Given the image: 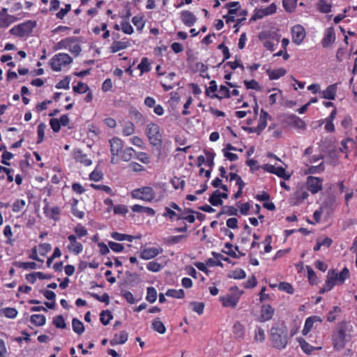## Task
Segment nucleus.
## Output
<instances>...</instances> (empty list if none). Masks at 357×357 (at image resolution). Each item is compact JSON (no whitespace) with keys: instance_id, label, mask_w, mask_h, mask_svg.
Returning a JSON list of instances; mask_svg holds the SVG:
<instances>
[{"instance_id":"obj_19","label":"nucleus","mask_w":357,"mask_h":357,"mask_svg":"<svg viewBox=\"0 0 357 357\" xmlns=\"http://www.w3.org/2000/svg\"><path fill=\"white\" fill-rule=\"evenodd\" d=\"M336 91V84H331L328 86L326 90L322 91L323 98L328 100H334L335 98Z\"/></svg>"},{"instance_id":"obj_1","label":"nucleus","mask_w":357,"mask_h":357,"mask_svg":"<svg viewBox=\"0 0 357 357\" xmlns=\"http://www.w3.org/2000/svg\"><path fill=\"white\" fill-rule=\"evenodd\" d=\"M270 338L273 347L281 350L289 342L288 329L283 324H276L270 330Z\"/></svg>"},{"instance_id":"obj_32","label":"nucleus","mask_w":357,"mask_h":357,"mask_svg":"<svg viewBox=\"0 0 357 357\" xmlns=\"http://www.w3.org/2000/svg\"><path fill=\"white\" fill-rule=\"evenodd\" d=\"M152 328L160 334H164L166 332V328L164 324L159 319H155L152 322Z\"/></svg>"},{"instance_id":"obj_42","label":"nucleus","mask_w":357,"mask_h":357,"mask_svg":"<svg viewBox=\"0 0 357 357\" xmlns=\"http://www.w3.org/2000/svg\"><path fill=\"white\" fill-rule=\"evenodd\" d=\"M278 288L280 290L286 291L289 294H293L294 292L293 286L286 282H281L278 285Z\"/></svg>"},{"instance_id":"obj_52","label":"nucleus","mask_w":357,"mask_h":357,"mask_svg":"<svg viewBox=\"0 0 357 357\" xmlns=\"http://www.w3.org/2000/svg\"><path fill=\"white\" fill-rule=\"evenodd\" d=\"M45 128H46V126L43 123H40L38 126V140L37 142L38 144H40L43 141V139L45 137Z\"/></svg>"},{"instance_id":"obj_38","label":"nucleus","mask_w":357,"mask_h":357,"mask_svg":"<svg viewBox=\"0 0 357 357\" xmlns=\"http://www.w3.org/2000/svg\"><path fill=\"white\" fill-rule=\"evenodd\" d=\"M146 299L151 303H153L156 301L157 291L154 287H149L147 288V294Z\"/></svg>"},{"instance_id":"obj_2","label":"nucleus","mask_w":357,"mask_h":357,"mask_svg":"<svg viewBox=\"0 0 357 357\" xmlns=\"http://www.w3.org/2000/svg\"><path fill=\"white\" fill-rule=\"evenodd\" d=\"M347 332H349L348 324L344 321L339 323L337 332L333 335V344L335 350H342L349 341L350 336Z\"/></svg>"},{"instance_id":"obj_34","label":"nucleus","mask_w":357,"mask_h":357,"mask_svg":"<svg viewBox=\"0 0 357 357\" xmlns=\"http://www.w3.org/2000/svg\"><path fill=\"white\" fill-rule=\"evenodd\" d=\"M219 93L221 94L220 96H219L218 94H216V93H213L211 97L212 98H216L218 99L230 97V93H229V89L224 85H221L220 86Z\"/></svg>"},{"instance_id":"obj_35","label":"nucleus","mask_w":357,"mask_h":357,"mask_svg":"<svg viewBox=\"0 0 357 357\" xmlns=\"http://www.w3.org/2000/svg\"><path fill=\"white\" fill-rule=\"evenodd\" d=\"M208 202L214 206H220L223 202L220 198L218 195V190H215L208 199Z\"/></svg>"},{"instance_id":"obj_14","label":"nucleus","mask_w":357,"mask_h":357,"mask_svg":"<svg viewBox=\"0 0 357 357\" xmlns=\"http://www.w3.org/2000/svg\"><path fill=\"white\" fill-rule=\"evenodd\" d=\"M335 40V33L334 29L330 27L326 30V35L322 40V46L324 47H328L331 46Z\"/></svg>"},{"instance_id":"obj_43","label":"nucleus","mask_w":357,"mask_h":357,"mask_svg":"<svg viewBox=\"0 0 357 357\" xmlns=\"http://www.w3.org/2000/svg\"><path fill=\"white\" fill-rule=\"evenodd\" d=\"M73 91L77 93H84L89 91V88L87 84L79 82L77 85L73 86Z\"/></svg>"},{"instance_id":"obj_11","label":"nucleus","mask_w":357,"mask_h":357,"mask_svg":"<svg viewBox=\"0 0 357 357\" xmlns=\"http://www.w3.org/2000/svg\"><path fill=\"white\" fill-rule=\"evenodd\" d=\"M70 244L68 249L70 252H74L76 255L81 253L83 250V245L81 243L77 241V238L75 235H70L68 237Z\"/></svg>"},{"instance_id":"obj_33","label":"nucleus","mask_w":357,"mask_h":357,"mask_svg":"<svg viewBox=\"0 0 357 357\" xmlns=\"http://www.w3.org/2000/svg\"><path fill=\"white\" fill-rule=\"evenodd\" d=\"M234 334L238 339H243L244 337V326L239 321L234 325Z\"/></svg>"},{"instance_id":"obj_41","label":"nucleus","mask_w":357,"mask_h":357,"mask_svg":"<svg viewBox=\"0 0 357 357\" xmlns=\"http://www.w3.org/2000/svg\"><path fill=\"white\" fill-rule=\"evenodd\" d=\"M297 0H283L282 3L284 9L289 13L293 12L296 8Z\"/></svg>"},{"instance_id":"obj_47","label":"nucleus","mask_w":357,"mask_h":357,"mask_svg":"<svg viewBox=\"0 0 357 357\" xmlns=\"http://www.w3.org/2000/svg\"><path fill=\"white\" fill-rule=\"evenodd\" d=\"M254 340L256 342H262L265 340V333L262 328L257 327L255 331Z\"/></svg>"},{"instance_id":"obj_6","label":"nucleus","mask_w":357,"mask_h":357,"mask_svg":"<svg viewBox=\"0 0 357 357\" xmlns=\"http://www.w3.org/2000/svg\"><path fill=\"white\" fill-rule=\"evenodd\" d=\"M36 26V22L33 21H27L24 23L15 26L10 30L12 35L24 37L28 36Z\"/></svg>"},{"instance_id":"obj_18","label":"nucleus","mask_w":357,"mask_h":357,"mask_svg":"<svg viewBox=\"0 0 357 357\" xmlns=\"http://www.w3.org/2000/svg\"><path fill=\"white\" fill-rule=\"evenodd\" d=\"M128 340V333L123 331L119 335H115L110 340V344L112 346L124 344Z\"/></svg>"},{"instance_id":"obj_50","label":"nucleus","mask_w":357,"mask_h":357,"mask_svg":"<svg viewBox=\"0 0 357 357\" xmlns=\"http://www.w3.org/2000/svg\"><path fill=\"white\" fill-rule=\"evenodd\" d=\"M244 84L245 85V86L248 89H255L257 91L261 90V86H259V83L255 79H252L250 81L245 80Z\"/></svg>"},{"instance_id":"obj_25","label":"nucleus","mask_w":357,"mask_h":357,"mask_svg":"<svg viewBox=\"0 0 357 357\" xmlns=\"http://www.w3.org/2000/svg\"><path fill=\"white\" fill-rule=\"evenodd\" d=\"M317 8L321 13H328L331 11L332 5L325 0H319L317 3Z\"/></svg>"},{"instance_id":"obj_64","label":"nucleus","mask_w":357,"mask_h":357,"mask_svg":"<svg viewBox=\"0 0 357 357\" xmlns=\"http://www.w3.org/2000/svg\"><path fill=\"white\" fill-rule=\"evenodd\" d=\"M128 212V209L125 205H117L114 207V213L115 214L124 215Z\"/></svg>"},{"instance_id":"obj_28","label":"nucleus","mask_w":357,"mask_h":357,"mask_svg":"<svg viewBox=\"0 0 357 357\" xmlns=\"http://www.w3.org/2000/svg\"><path fill=\"white\" fill-rule=\"evenodd\" d=\"M73 330L78 335H81L84 332V326L83 323L77 318H73L72 320Z\"/></svg>"},{"instance_id":"obj_12","label":"nucleus","mask_w":357,"mask_h":357,"mask_svg":"<svg viewBox=\"0 0 357 357\" xmlns=\"http://www.w3.org/2000/svg\"><path fill=\"white\" fill-rule=\"evenodd\" d=\"M162 249L160 248H148L141 251L140 257L143 259H151L159 254L162 253Z\"/></svg>"},{"instance_id":"obj_45","label":"nucleus","mask_w":357,"mask_h":357,"mask_svg":"<svg viewBox=\"0 0 357 357\" xmlns=\"http://www.w3.org/2000/svg\"><path fill=\"white\" fill-rule=\"evenodd\" d=\"M190 305L192 307L193 311L196 312L199 314L203 313L204 308L205 306L204 303L193 301L190 302Z\"/></svg>"},{"instance_id":"obj_7","label":"nucleus","mask_w":357,"mask_h":357,"mask_svg":"<svg viewBox=\"0 0 357 357\" xmlns=\"http://www.w3.org/2000/svg\"><path fill=\"white\" fill-rule=\"evenodd\" d=\"M242 292H234L220 296L219 301L224 307L236 308L239 301Z\"/></svg>"},{"instance_id":"obj_15","label":"nucleus","mask_w":357,"mask_h":357,"mask_svg":"<svg viewBox=\"0 0 357 357\" xmlns=\"http://www.w3.org/2000/svg\"><path fill=\"white\" fill-rule=\"evenodd\" d=\"M333 273V277L338 284H342L345 280L349 277V271L347 268H344L340 273H335L334 270H330Z\"/></svg>"},{"instance_id":"obj_29","label":"nucleus","mask_w":357,"mask_h":357,"mask_svg":"<svg viewBox=\"0 0 357 357\" xmlns=\"http://www.w3.org/2000/svg\"><path fill=\"white\" fill-rule=\"evenodd\" d=\"M238 211L234 206H224L221 208V211L218 214L217 217L219 218L222 214H227L228 215H237Z\"/></svg>"},{"instance_id":"obj_37","label":"nucleus","mask_w":357,"mask_h":357,"mask_svg":"<svg viewBox=\"0 0 357 357\" xmlns=\"http://www.w3.org/2000/svg\"><path fill=\"white\" fill-rule=\"evenodd\" d=\"M100 319L101 323L105 326H107V324H109L110 320L113 317L112 312L108 310H102L100 312Z\"/></svg>"},{"instance_id":"obj_54","label":"nucleus","mask_w":357,"mask_h":357,"mask_svg":"<svg viewBox=\"0 0 357 357\" xmlns=\"http://www.w3.org/2000/svg\"><path fill=\"white\" fill-rule=\"evenodd\" d=\"M186 238L185 235L172 236H169L166 239V242L169 244H176L179 243L182 239Z\"/></svg>"},{"instance_id":"obj_21","label":"nucleus","mask_w":357,"mask_h":357,"mask_svg":"<svg viewBox=\"0 0 357 357\" xmlns=\"http://www.w3.org/2000/svg\"><path fill=\"white\" fill-rule=\"evenodd\" d=\"M75 42L73 38H66L57 43L53 47L54 51H57L62 49H67L70 47V44Z\"/></svg>"},{"instance_id":"obj_31","label":"nucleus","mask_w":357,"mask_h":357,"mask_svg":"<svg viewBox=\"0 0 357 357\" xmlns=\"http://www.w3.org/2000/svg\"><path fill=\"white\" fill-rule=\"evenodd\" d=\"M30 321L33 324L41 326L45 324L46 319L44 315L36 314L31 316Z\"/></svg>"},{"instance_id":"obj_61","label":"nucleus","mask_w":357,"mask_h":357,"mask_svg":"<svg viewBox=\"0 0 357 357\" xmlns=\"http://www.w3.org/2000/svg\"><path fill=\"white\" fill-rule=\"evenodd\" d=\"M70 78L68 77H66L57 83L56 87L57 89H68L70 87Z\"/></svg>"},{"instance_id":"obj_16","label":"nucleus","mask_w":357,"mask_h":357,"mask_svg":"<svg viewBox=\"0 0 357 357\" xmlns=\"http://www.w3.org/2000/svg\"><path fill=\"white\" fill-rule=\"evenodd\" d=\"M110 151L113 155H117L122 149L123 144L120 139L114 137L110 141Z\"/></svg>"},{"instance_id":"obj_39","label":"nucleus","mask_w":357,"mask_h":357,"mask_svg":"<svg viewBox=\"0 0 357 357\" xmlns=\"http://www.w3.org/2000/svg\"><path fill=\"white\" fill-rule=\"evenodd\" d=\"M165 295L167 296L176 298H182L185 296V292L183 289H168Z\"/></svg>"},{"instance_id":"obj_9","label":"nucleus","mask_w":357,"mask_h":357,"mask_svg":"<svg viewBox=\"0 0 357 357\" xmlns=\"http://www.w3.org/2000/svg\"><path fill=\"white\" fill-rule=\"evenodd\" d=\"M292 41L296 45H300L303 43L305 38V29L300 24L295 25L291 29Z\"/></svg>"},{"instance_id":"obj_4","label":"nucleus","mask_w":357,"mask_h":357,"mask_svg":"<svg viewBox=\"0 0 357 357\" xmlns=\"http://www.w3.org/2000/svg\"><path fill=\"white\" fill-rule=\"evenodd\" d=\"M72 62L73 59L68 54L59 53L52 58L50 66L53 70L58 72L61 70L62 66L69 65Z\"/></svg>"},{"instance_id":"obj_13","label":"nucleus","mask_w":357,"mask_h":357,"mask_svg":"<svg viewBox=\"0 0 357 357\" xmlns=\"http://www.w3.org/2000/svg\"><path fill=\"white\" fill-rule=\"evenodd\" d=\"M181 18L183 23L188 26H193L197 21L196 16L188 10L182 11L181 13Z\"/></svg>"},{"instance_id":"obj_48","label":"nucleus","mask_w":357,"mask_h":357,"mask_svg":"<svg viewBox=\"0 0 357 357\" xmlns=\"http://www.w3.org/2000/svg\"><path fill=\"white\" fill-rule=\"evenodd\" d=\"M135 132V126L132 122H127L125 123L123 133L126 136H129L133 134Z\"/></svg>"},{"instance_id":"obj_63","label":"nucleus","mask_w":357,"mask_h":357,"mask_svg":"<svg viewBox=\"0 0 357 357\" xmlns=\"http://www.w3.org/2000/svg\"><path fill=\"white\" fill-rule=\"evenodd\" d=\"M102 176H103V174L100 171H98L97 169H95L90 174L89 178L91 181H99L100 180H101L102 178Z\"/></svg>"},{"instance_id":"obj_23","label":"nucleus","mask_w":357,"mask_h":357,"mask_svg":"<svg viewBox=\"0 0 357 357\" xmlns=\"http://www.w3.org/2000/svg\"><path fill=\"white\" fill-rule=\"evenodd\" d=\"M287 119L289 123H292L295 127L298 128H304L305 127V123L304 121L294 114L289 115Z\"/></svg>"},{"instance_id":"obj_53","label":"nucleus","mask_w":357,"mask_h":357,"mask_svg":"<svg viewBox=\"0 0 357 357\" xmlns=\"http://www.w3.org/2000/svg\"><path fill=\"white\" fill-rule=\"evenodd\" d=\"M91 295L95 299L100 302H103L107 305L109 304V296L107 293L103 294L102 296H99L98 294L95 293H92Z\"/></svg>"},{"instance_id":"obj_57","label":"nucleus","mask_w":357,"mask_h":357,"mask_svg":"<svg viewBox=\"0 0 357 357\" xmlns=\"http://www.w3.org/2000/svg\"><path fill=\"white\" fill-rule=\"evenodd\" d=\"M26 202L23 199L16 200L13 205V211L14 212L20 211L25 206Z\"/></svg>"},{"instance_id":"obj_24","label":"nucleus","mask_w":357,"mask_h":357,"mask_svg":"<svg viewBox=\"0 0 357 357\" xmlns=\"http://www.w3.org/2000/svg\"><path fill=\"white\" fill-rule=\"evenodd\" d=\"M132 210L133 212L136 213H145L149 215H154L155 211L150 207L142 206L139 204H135L132 206Z\"/></svg>"},{"instance_id":"obj_62","label":"nucleus","mask_w":357,"mask_h":357,"mask_svg":"<svg viewBox=\"0 0 357 357\" xmlns=\"http://www.w3.org/2000/svg\"><path fill=\"white\" fill-rule=\"evenodd\" d=\"M109 247L114 252H119L123 250L124 247L122 244L109 241L108 243Z\"/></svg>"},{"instance_id":"obj_26","label":"nucleus","mask_w":357,"mask_h":357,"mask_svg":"<svg viewBox=\"0 0 357 357\" xmlns=\"http://www.w3.org/2000/svg\"><path fill=\"white\" fill-rule=\"evenodd\" d=\"M74 158L77 162L83 163L86 166H89L91 164V160L90 159L86 158V155L84 154L80 150L75 151Z\"/></svg>"},{"instance_id":"obj_22","label":"nucleus","mask_w":357,"mask_h":357,"mask_svg":"<svg viewBox=\"0 0 357 357\" xmlns=\"http://www.w3.org/2000/svg\"><path fill=\"white\" fill-rule=\"evenodd\" d=\"M268 116V112L264 111L263 109L261 110V114L259 119L258 127V135L266 128L267 124V117Z\"/></svg>"},{"instance_id":"obj_49","label":"nucleus","mask_w":357,"mask_h":357,"mask_svg":"<svg viewBox=\"0 0 357 357\" xmlns=\"http://www.w3.org/2000/svg\"><path fill=\"white\" fill-rule=\"evenodd\" d=\"M246 276L245 271L242 269H236L231 272L230 275H229V278L234 279H243Z\"/></svg>"},{"instance_id":"obj_3","label":"nucleus","mask_w":357,"mask_h":357,"mask_svg":"<svg viewBox=\"0 0 357 357\" xmlns=\"http://www.w3.org/2000/svg\"><path fill=\"white\" fill-rule=\"evenodd\" d=\"M132 198L141 199L145 202H151L155 197V192L150 186H144L132 191Z\"/></svg>"},{"instance_id":"obj_60","label":"nucleus","mask_w":357,"mask_h":357,"mask_svg":"<svg viewBox=\"0 0 357 357\" xmlns=\"http://www.w3.org/2000/svg\"><path fill=\"white\" fill-rule=\"evenodd\" d=\"M205 154L206 155V165L210 167V169H212L213 165H214V158H215V153L205 151Z\"/></svg>"},{"instance_id":"obj_58","label":"nucleus","mask_w":357,"mask_h":357,"mask_svg":"<svg viewBox=\"0 0 357 357\" xmlns=\"http://www.w3.org/2000/svg\"><path fill=\"white\" fill-rule=\"evenodd\" d=\"M146 267H147L148 270L150 271L158 272L161 269L162 266L159 263L153 261L149 262L147 264Z\"/></svg>"},{"instance_id":"obj_56","label":"nucleus","mask_w":357,"mask_h":357,"mask_svg":"<svg viewBox=\"0 0 357 357\" xmlns=\"http://www.w3.org/2000/svg\"><path fill=\"white\" fill-rule=\"evenodd\" d=\"M133 152L134 150L132 148L126 149L122 153L121 158L126 162L130 160L132 158Z\"/></svg>"},{"instance_id":"obj_40","label":"nucleus","mask_w":357,"mask_h":357,"mask_svg":"<svg viewBox=\"0 0 357 357\" xmlns=\"http://www.w3.org/2000/svg\"><path fill=\"white\" fill-rule=\"evenodd\" d=\"M53 324L58 328H66V324L62 315H57L53 319Z\"/></svg>"},{"instance_id":"obj_36","label":"nucleus","mask_w":357,"mask_h":357,"mask_svg":"<svg viewBox=\"0 0 357 357\" xmlns=\"http://www.w3.org/2000/svg\"><path fill=\"white\" fill-rule=\"evenodd\" d=\"M128 46V43L122 41H114L112 44L110 49L111 52L115 53L119 50H123Z\"/></svg>"},{"instance_id":"obj_44","label":"nucleus","mask_w":357,"mask_h":357,"mask_svg":"<svg viewBox=\"0 0 357 357\" xmlns=\"http://www.w3.org/2000/svg\"><path fill=\"white\" fill-rule=\"evenodd\" d=\"M138 69L140 70L141 74L145 72H149L151 70L150 63L147 58H143L140 63L137 66Z\"/></svg>"},{"instance_id":"obj_27","label":"nucleus","mask_w":357,"mask_h":357,"mask_svg":"<svg viewBox=\"0 0 357 357\" xmlns=\"http://www.w3.org/2000/svg\"><path fill=\"white\" fill-rule=\"evenodd\" d=\"M308 193L307 191L303 190V189H298L294 192V199L296 201L294 202V204H298L300 202H303V200L306 199L308 197Z\"/></svg>"},{"instance_id":"obj_8","label":"nucleus","mask_w":357,"mask_h":357,"mask_svg":"<svg viewBox=\"0 0 357 357\" xmlns=\"http://www.w3.org/2000/svg\"><path fill=\"white\" fill-rule=\"evenodd\" d=\"M323 180L319 177L310 176L307 178V188L312 194H316L322 190Z\"/></svg>"},{"instance_id":"obj_46","label":"nucleus","mask_w":357,"mask_h":357,"mask_svg":"<svg viewBox=\"0 0 357 357\" xmlns=\"http://www.w3.org/2000/svg\"><path fill=\"white\" fill-rule=\"evenodd\" d=\"M300 346L302 350L307 354H311V352L314 349L313 347H312L309 343H307L305 340L301 339L299 340Z\"/></svg>"},{"instance_id":"obj_17","label":"nucleus","mask_w":357,"mask_h":357,"mask_svg":"<svg viewBox=\"0 0 357 357\" xmlns=\"http://www.w3.org/2000/svg\"><path fill=\"white\" fill-rule=\"evenodd\" d=\"M336 284L337 282H335L334 278L333 277V273L328 271L327 280L325 284H324L323 287L320 289L319 293L323 294L330 291Z\"/></svg>"},{"instance_id":"obj_10","label":"nucleus","mask_w":357,"mask_h":357,"mask_svg":"<svg viewBox=\"0 0 357 357\" xmlns=\"http://www.w3.org/2000/svg\"><path fill=\"white\" fill-rule=\"evenodd\" d=\"M275 312V310L270 305H264L261 307L259 321L264 322L271 319Z\"/></svg>"},{"instance_id":"obj_59","label":"nucleus","mask_w":357,"mask_h":357,"mask_svg":"<svg viewBox=\"0 0 357 357\" xmlns=\"http://www.w3.org/2000/svg\"><path fill=\"white\" fill-rule=\"evenodd\" d=\"M3 314L8 318H15L17 314V311L13 307H7L3 309Z\"/></svg>"},{"instance_id":"obj_5","label":"nucleus","mask_w":357,"mask_h":357,"mask_svg":"<svg viewBox=\"0 0 357 357\" xmlns=\"http://www.w3.org/2000/svg\"><path fill=\"white\" fill-rule=\"evenodd\" d=\"M146 135L150 143L153 146H160L162 144V135L160 133L159 126L155 123L147 125L146 129Z\"/></svg>"},{"instance_id":"obj_30","label":"nucleus","mask_w":357,"mask_h":357,"mask_svg":"<svg viewBox=\"0 0 357 357\" xmlns=\"http://www.w3.org/2000/svg\"><path fill=\"white\" fill-rule=\"evenodd\" d=\"M44 213L47 215L52 218V219L56 220H58V215L60 213V210L59 207H54L50 208L47 205L44 207Z\"/></svg>"},{"instance_id":"obj_20","label":"nucleus","mask_w":357,"mask_h":357,"mask_svg":"<svg viewBox=\"0 0 357 357\" xmlns=\"http://www.w3.org/2000/svg\"><path fill=\"white\" fill-rule=\"evenodd\" d=\"M266 73L269 77V79L271 80H273L279 79L280 77L284 76L286 74L287 71L285 69L280 68L275 70L268 69L266 70Z\"/></svg>"},{"instance_id":"obj_55","label":"nucleus","mask_w":357,"mask_h":357,"mask_svg":"<svg viewBox=\"0 0 357 357\" xmlns=\"http://www.w3.org/2000/svg\"><path fill=\"white\" fill-rule=\"evenodd\" d=\"M274 174H276L278 176L282 178L284 180H288L290 178V175L287 174L285 169L282 167H276Z\"/></svg>"},{"instance_id":"obj_51","label":"nucleus","mask_w":357,"mask_h":357,"mask_svg":"<svg viewBox=\"0 0 357 357\" xmlns=\"http://www.w3.org/2000/svg\"><path fill=\"white\" fill-rule=\"evenodd\" d=\"M133 24L137 27V30H142L144 26L142 16H135L132 19Z\"/></svg>"}]
</instances>
